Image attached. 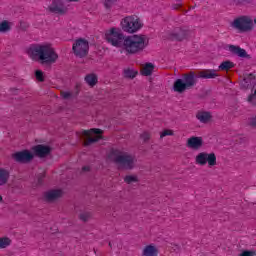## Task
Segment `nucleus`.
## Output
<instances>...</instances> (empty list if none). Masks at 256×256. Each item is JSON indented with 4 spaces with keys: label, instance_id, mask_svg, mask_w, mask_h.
Returning a JSON list of instances; mask_svg holds the SVG:
<instances>
[{
    "label": "nucleus",
    "instance_id": "nucleus-1",
    "mask_svg": "<svg viewBox=\"0 0 256 256\" xmlns=\"http://www.w3.org/2000/svg\"><path fill=\"white\" fill-rule=\"evenodd\" d=\"M28 55L32 61H40L46 65H53L59 59V55L49 45H32L28 49Z\"/></svg>",
    "mask_w": 256,
    "mask_h": 256
},
{
    "label": "nucleus",
    "instance_id": "nucleus-2",
    "mask_svg": "<svg viewBox=\"0 0 256 256\" xmlns=\"http://www.w3.org/2000/svg\"><path fill=\"white\" fill-rule=\"evenodd\" d=\"M145 47V36L141 35L125 36L122 44V49H124L128 55H135V53L143 51Z\"/></svg>",
    "mask_w": 256,
    "mask_h": 256
},
{
    "label": "nucleus",
    "instance_id": "nucleus-3",
    "mask_svg": "<svg viewBox=\"0 0 256 256\" xmlns=\"http://www.w3.org/2000/svg\"><path fill=\"white\" fill-rule=\"evenodd\" d=\"M109 158L122 169H133L135 167V156L114 150L110 153Z\"/></svg>",
    "mask_w": 256,
    "mask_h": 256
},
{
    "label": "nucleus",
    "instance_id": "nucleus-4",
    "mask_svg": "<svg viewBox=\"0 0 256 256\" xmlns=\"http://www.w3.org/2000/svg\"><path fill=\"white\" fill-rule=\"evenodd\" d=\"M197 85L195 72H189L183 75L182 79H177L173 84V90L176 93H184L189 89H193Z\"/></svg>",
    "mask_w": 256,
    "mask_h": 256
},
{
    "label": "nucleus",
    "instance_id": "nucleus-5",
    "mask_svg": "<svg viewBox=\"0 0 256 256\" xmlns=\"http://www.w3.org/2000/svg\"><path fill=\"white\" fill-rule=\"evenodd\" d=\"M230 26L232 29L239 31V33H249L255 29V24H253V18L249 15H242L235 18Z\"/></svg>",
    "mask_w": 256,
    "mask_h": 256
},
{
    "label": "nucleus",
    "instance_id": "nucleus-6",
    "mask_svg": "<svg viewBox=\"0 0 256 256\" xmlns=\"http://www.w3.org/2000/svg\"><path fill=\"white\" fill-rule=\"evenodd\" d=\"M105 38L112 47H123V42L125 41V36L119 30V28H111L105 33Z\"/></svg>",
    "mask_w": 256,
    "mask_h": 256
},
{
    "label": "nucleus",
    "instance_id": "nucleus-7",
    "mask_svg": "<svg viewBox=\"0 0 256 256\" xmlns=\"http://www.w3.org/2000/svg\"><path fill=\"white\" fill-rule=\"evenodd\" d=\"M121 25L123 31H126V33H137V31L143 27L141 20L137 16L125 17L122 20Z\"/></svg>",
    "mask_w": 256,
    "mask_h": 256
},
{
    "label": "nucleus",
    "instance_id": "nucleus-8",
    "mask_svg": "<svg viewBox=\"0 0 256 256\" xmlns=\"http://www.w3.org/2000/svg\"><path fill=\"white\" fill-rule=\"evenodd\" d=\"M102 133H103V130H101L99 128L83 130L82 136L86 137V140L84 141V146L87 147L89 145H93V143H97V141L102 139V136H101Z\"/></svg>",
    "mask_w": 256,
    "mask_h": 256
},
{
    "label": "nucleus",
    "instance_id": "nucleus-9",
    "mask_svg": "<svg viewBox=\"0 0 256 256\" xmlns=\"http://www.w3.org/2000/svg\"><path fill=\"white\" fill-rule=\"evenodd\" d=\"M209 165V167H215L217 165V156L215 153H205L201 152L196 156V164L197 165Z\"/></svg>",
    "mask_w": 256,
    "mask_h": 256
},
{
    "label": "nucleus",
    "instance_id": "nucleus-10",
    "mask_svg": "<svg viewBox=\"0 0 256 256\" xmlns=\"http://www.w3.org/2000/svg\"><path fill=\"white\" fill-rule=\"evenodd\" d=\"M73 52L76 57H85L89 53V42L83 38L75 41L72 46Z\"/></svg>",
    "mask_w": 256,
    "mask_h": 256
},
{
    "label": "nucleus",
    "instance_id": "nucleus-11",
    "mask_svg": "<svg viewBox=\"0 0 256 256\" xmlns=\"http://www.w3.org/2000/svg\"><path fill=\"white\" fill-rule=\"evenodd\" d=\"M48 9L50 13H54L55 15H65V13H67V6H65L63 0H52Z\"/></svg>",
    "mask_w": 256,
    "mask_h": 256
},
{
    "label": "nucleus",
    "instance_id": "nucleus-12",
    "mask_svg": "<svg viewBox=\"0 0 256 256\" xmlns=\"http://www.w3.org/2000/svg\"><path fill=\"white\" fill-rule=\"evenodd\" d=\"M33 157V153L29 152V150H23L12 154V158L16 163H29L33 161Z\"/></svg>",
    "mask_w": 256,
    "mask_h": 256
},
{
    "label": "nucleus",
    "instance_id": "nucleus-13",
    "mask_svg": "<svg viewBox=\"0 0 256 256\" xmlns=\"http://www.w3.org/2000/svg\"><path fill=\"white\" fill-rule=\"evenodd\" d=\"M187 35V30L175 28L174 31L170 33L169 39H171L172 41H183V39H187Z\"/></svg>",
    "mask_w": 256,
    "mask_h": 256
},
{
    "label": "nucleus",
    "instance_id": "nucleus-14",
    "mask_svg": "<svg viewBox=\"0 0 256 256\" xmlns=\"http://www.w3.org/2000/svg\"><path fill=\"white\" fill-rule=\"evenodd\" d=\"M37 157H47L51 153V148L42 144H38L32 148Z\"/></svg>",
    "mask_w": 256,
    "mask_h": 256
},
{
    "label": "nucleus",
    "instance_id": "nucleus-15",
    "mask_svg": "<svg viewBox=\"0 0 256 256\" xmlns=\"http://www.w3.org/2000/svg\"><path fill=\"white\" fill-rule=\"evenodd\" d=\"M187 147L190 149H201L203 147V138L193 136L187 140Z\"/></svg>",
    "mask_w": 256,
    "mask_h": 256
},
{
    "label": "nucleus",
    "instance_id": "nucleus-16",
    "mask_svg": "<svg viewBox=\"0 0 256 256\" xmlns=\"http://www.w3.org/2000/svg\"><path fill=\"white\" fill-rule=\"evenodd\" d=\"M198 77L200 79H215V77H219V74H217V70L215 69H207L200 71Z\"/></svg>",
    "mask_w": 256,
    "mask_h": 256
},
{
    "label": "nucleus",
    "instance_id": "nucleus-17",
    "mask_svg": "<svg viewBox=\"0 0 256 256\" xmlns=\"http://www.w3.org/2000/svg\"><path fill=\"white\" fill-rule=\"evenodd\" d=\"M228 51H230V53H233V55H238V57H248L247 51L239 46L228 45Z\"/></svg>",
    "mask_w": 256,
    "mask_h": 256
},
{
    "label": "nucleus",
    "instance_id": "nucleus-18",
    "mask_svg": "<svg viewBox=\"0 0 256 256\" xmlns=\"http://www.w3.org/2000/svg\"><path fill=\"white\" fill-rule=\"evenodd\" d=\"M11 172L7 168H0V186L7 185Z\"/></svg>",
    "mask_w": 256,
    "mask_h": 256
},
{
    "label": "nucleus",
    "instance_id": "nucleus-19",
    "mask_svg": "<svg viewBox=\"0 0 256 256\" xmlns=\"http://www.w3.org/2000/svg\"><path fill=\"white\" fill-rule=\"evenodd\" d=\"M155 70V65L153 63L148 62L142 66L141 69V75L144 77H149L150 75H153V71Z\"/></svg>",
    "mask_w": 256,
    "mask_h": 256
},
{
    "label": "nucleus",
    "instance_id": "nucleus-20",
    "mask_svg": "<svg viewBox=\"0 0 256 256\" xmlns=\"http://www.w3.org/2000/svg\"><path fill=\"white\" fill-rule=\"evenodd\" d=\"M63 195V191L61 190H50L45 193L46 201H55V199H59Z\"/></svg>",
    "mask_w": 256,
    "mask_h": 256
},
{
    "label": "nucleus",
    "instance_id": "nucleus-21",
    "mask_svg": "<svg viewBox=\"0 0 256 256\" xmlns=\"http://www.w3.org/2000/svg\"><path fill=\"white\" fill-rule=\"evenodd\" d=\"M211 114L206 111H198L196 114V119L200 121V123H209L211 121Z\"/></svg>",
    "mask_w": 256,
    "mask_h": 256
},
{
    "label": "nucleus",
    "instance_id": "nucleus-22",
    "mask_svg": "<svg viewBox=\"0 0 256 256\" xmlns=\"http://www.w3.org/2000/svg\"><path fill=\"white\" fill-rule=\"evenodd\" d=\"M142 255L143 256H158L159 250H157V247H155L153 245H148V246L144 247Z\"/></svg>",
    "mask_w": 256,
    "mask_h": 256
},
{
    "label": "nucleus",
    "instance_id": "nucleus-23",
    "mask_svg": "<svg viewBox=\"0 0 256 256\" xmlns=\"http://www.w3.org/2000/svg\"><path fill=\"white\" fill-rule=\"evenodd\" d=\"M85 82L90 86V87H95L97 85V75L95 74H88L85 76Z\"/></svg>",
    "mask_w": 256,
    "mask_h": 256
},
{
    "label": "nucleus",
    "instance_id": "nucleus-24",
    "mask_svg": "<svg viewBox=\"0 0 256 256\" xmlns=\"http://www.w3.org/2000/svg\"><path fill=\"white\" fill-rule=\"evenodd\" d=\"M235 67V64L231 61H224L219 65L220 71H229V69H233Z\"/></svg>",
    "mask_w": 256,
    "mask_h": 256
},
{
    "label": "nucleus",
    "instance_id": "nucleus-25",
    "mask_svg": "<svg viewBox=\"0 0 256 256\" xmlns=\"http://www.w3.org/2000/svg\"><path fill=\"white\" fill-rule=\"evenodd\" d=\"M7 31H11V26H9V22L4 20L0 23V33H7Z\"/></svg>",
    "mask_w": 256,
    "mask_h": 256
},
{
    "label": "nucleus",
    "instance_id": "nucleus-26",
    "mask_svg": "<svg viewBox=\"0 0 256 256\" xmlns=\"http://www.w3.org/2000/svg\"><path fill=\"white\" fill-rule=\"evenodd\" d=\"M9 245H11V239L7 237L0 238V249H6Z\"/></svg>",
    "mask_w": 256,
    "mask_h": 256
},
{
    "label": "nucleus",
    "instance_id": "nucleus-27",
    "mask_svg": "<svg viewBox=\"0 0 256 256\" xmlns=\"http://www.w3.org/2000/svg\"><path fill=\"white\" fill-rule=\"evenodd\" d=\"M124 77H127V79H135L137 77V72L131 70V69H125L124 70Z\"/></svg>",
    "mask_w": 256,
    "mask_h": 256
},
{
    "label": "nucleus",
    "instance_id": "nucleus-28",
    "mask_svg": "<svg viewBox=\"0 0 256 256\" xmlns=\"http://www.w3.org/2000/svg\"><path fill=\"white\" fill-rule=\"evenodd\" d=\"M253 0H232L233 5H237L239 7L243 5H249Z\"/></svg>",
    "mask_w": 256,
    "mask_h": 256
},
{
    "label": "nucleus",
    "instance_id": "nucleus-29",
    "mask_svg": "<svg viewBox=\"0 0 256 256\" xmlns=\"http://www.w3.org/2000/svg\"><path fill=\"white\" fill-rule=\"evenodd\" d=\"M125 183L131 184V183H137V177L128 175L124 178Z\"/></svg>",
    "mask_w": 256,
    "mask_h": 256
},
{
    "label": "nucleus",
    "instance_id": "nucleus-30",
    "mask_svg": "<svg viewBox=\"0 0 256 256\" xmlns=\"http://www.w3.org/2000/svg\"><path fill=\"white\" fill-rule=\"evenodd\" d=\"M115 3H117V0H106L104 2V7H105V9H111V7H113V5H115Z\"/></svg>",
    "mask_w": 256,
    "mask_h": 256
},
{
    "label": "nucleus",
    "instance_id": "nucleus-31",
    "mask_svg": "<svg viewBox=\"0 0 256 256\" xmlns=\"http://www.w3.org/2000/svg\"><path fill=\"white\" fill-rule=\"evenodd\" d=\"M35 77H36L37 81H40V82L45 81V78H43V71H41V70H36Z\"/></svg>",
    "mask_w": 256,
    "mask_h": 256
},
{
    "label": "nucleus",
    "instance_id": "nucleus-32",
    "mask_svg": "<svg viewBox=\"0 0 256 256\" xmlns=\"http://www.w3.org/2000/svg\"><path fill=\"white\" fill-rule=\"evenodd\" d=\"M171 135H173V130L166 129L160 134V137L161 139H163V137H167Z\"/></svg>",
    "mask_w": 256,
    "mask_h": 256
},
{
    "label": "nucleus",
    "instance_id": "nucleus-33",
    "mask_svg": "<svg viewBox=\"0 0 256 256\" xmlns=\"http://www.w3.org/2000/svg\"><path fill=\"white\" fill-rule=\"evenodd\" d=\"M255 255H256V251L245 250L239 256H255Z\"/></svg>",
    "mask_w": 256,
    "mask_h": 256
},
{
    "label": "nucleus",
    "instance_id": "nucleus-34",
    "mask_svg": "<svg viewBox=\"0 0 256 256\" xmlns=\"http://www.w3.org/2000/svg\"><path fill=\"white\" fill-rule=\"evenodd\" d=\"M140 137L143 139V141H149V139H151V134L149 132H144Z\"/></svg>",
    "mask_w": 256,
    "mask_h": 256
},
{
    "label": "nucleus",
    "instance_id": "nucleus-35",
    "mask_svg": "<svg viewBox=\"0 0 256 256\" xmlns=\"http://www.w3.org/2000/svg\"><path fill=\"white\" fill-rule=\"evenodd\" d=\"M72 96L73 94L71 92H61V97H63V99H71Z\"/></svg>",
    "mask_w": 256,
    "mask_h": 256
},
{
    "label": "nucleus",
    "instance_id": "nucleus-36",
    "mask_svg": "<svg viewBox=\"0 0 256 256\" xmlns=\"http://www.w3.org/2000/svg\"><path fill=\"white\" fill-rule=\"evenodd\" d=\"M89 217H90L89 213H82V214H80L81 221H88Z\"/></svg>",
    "mask_w": 256,
    "mask_h": 256
},
{
    "label": "nucleus",
    "instance_id": "nucleus-37",
    "mask_svg": "<svg viewBox=\"0 0 256 256\" xmlns=\"http://www.w3.org/2000/svg\"><path fill=\"white\" fill-rule=\"evenodd\" d=\"M43 179H45V174H41L38 177V185H43Z\"/></svg>",
    "mask_w": 256,
    "mask_h": 256
},
{
    "label": "nucleus",
    "instance_id": "nucleus-38",
    "mask_svg": "<svg viewBox=\"0 0 256 256\" xmlns=\"http://www.w3.org/2000/svg\"><path fill=\"white\" fill-rule=\"evenodd\" d=\"M250 125H251L252 127H256V116H255L254 118H251V120H250Z\"/></svg>",
    "mask_w": 256,
    "mask_h": 256
},
{
    "label": "nucleus",
    "instance_id": "nucleus-39",
    "mask_svg": "<svg viewBox=\"0 0 256 256\" xmlns=\"http://www.w3.org/2000/svg\"><path fill=\"white\" fill-rule=\"evenodd\" d=\"M89 170H90L89 166L82 167V171H89Z\"/></svg>",
    "mask_w": 256,
    "mask_h": 256
},
{
    "label": "nucleus",
    "instance_id": "nucleus-40",
    "mask_svg": "<svg viewBox=\"0 0 256 256\" xmlns=\"http://www.w3.org/2000/svg\"><path fill=\"white\" fill-rule=\"evenodd\" d=\"M253 20V25H256V17Z\"/></svg>",
    "mask_w": 256,
    "mask_h": 256
},
{
    "label": "nucleus",
    "instance_id": "nucleus-41",
    "mask_svg": "<svg viewBox=\"0 0 256 256\" xmlns=\"http://www.w3.org/2000/svg\"><path fill=\"white\" fill-rule=\"evenodd\" d=\"M0 201H3V196L0 195Z\"/></svg>",
    "mask_w": 256,
    "mask_h": 256
},
{
    "label": "nucleus",
    "instance_id": "nucleus-42",
    "mask_svg": "<svg viewBox=\"0 0 256 256\" xmlns=\"http://www.w3.org/2000/svg\"><path fill=\"white\" fill-rule=\"evenodd\" d=\"M250 77H253V74H250Z\"/></svg>",
    "mask_w": 256,
    "mask_h": 256
}]
</instances>
